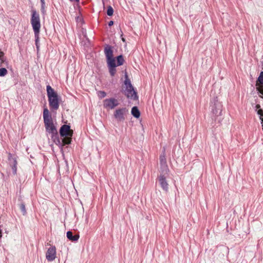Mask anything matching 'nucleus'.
<instances>
[{
    "mask_svg": "<svg viewBox=\"0 0 263 263\" xmlns=\"http://www.w3.org/2000/svg\"><path fill=\"white\" fill-rule=\"evenodd\" d=\"M46 90L50 110L52 111L57 110L60 106L61 97L49 85L47 86Z\"/></svg>",
    "mask_w": 263,
    "mask_h": 263,
    "instance_id": "f03ea898",
    "label": "nucleus"
},
{
    "mask_svg": "<svg viewBox=\"0 0 263 263\" xmlns=\"http://www.w3.org/2000/svg\"><path fill=\"white\" fill-rule=\"evenodd\" d=\"M43 116L46 132L51 135V138L56 145H60L61 140L57 128L53 124L51 115L47 107L44 108Z\"/></svg>",
    "mask_w": 263,
    "mask_h": 263,
    "instance_id": "f257e3e1",
    "label": "nucleus"
},
{
    "mask_svg": "<svg viewBox=\"0 0 263 263\" xmlns=\"http://www.w3.org/2000/svg\"><path fill=\"white\" fill-rule=\"evenodd\" d=\"M76 2H79V0H76Z\"/></svg>",
    "mask_w": 263,
    "mask_h": 263,
    "instance_id": "7c9ffc66",
    "label": "nucleus"
},
{
    "mask_svg": "<svg viewBox=\"0 0 263 263\" xmlns=\"http://www.w3.org/2000/svg\"><path fill=\"white\" fill-rule=\"evenodd\" d=\"M5 60L4 53L0 50V61L1 63H3Z\"/></svg>",
    "mask_w": 263,
    "mask_h": 263,
    "instance_id": "5701e85b",
    "label": "nucleus"
},
{
    "mask_svg": "<svg viewBox=\"0 0 263 263\" xmlns=\"http://www.w3.org/2000/svg\"><path fill=\"white\" fill-rule=\"evenodd\" d=\"M76 2H79V0H76Z\"/></svg>",
    "mask_w": 263,
    "mask_h": 263,
    "instance_id": "2f4dec72",
    "label": "nucleus"
},
{
    "mask_svg": "<svg viewBox=\"0 0 263 263\" xmlns=\"http://www.w3.org/2000/svg\"><path fill=\"white\" fill-rule=\"evenodd\" d=\"M260 119L261 120V123H262V125H263V117H260Z\"/></svg>",
    "mask_w": 263,
    "mask_h": 263,
    "instance_id": "c756f323",
    "label": "nucleus"
},
{
    "mask_svg": "<svg viewBox=\"0 0 263 263\" xmlns=\"http://www.w3.org/2000/svg\"><path fill=\"white\" fill-rule=\"evenodd\" d=\"M258 83H259L260 86L263 87V71L260 73L259 76L258 78L256 84L257 85Z\"/></svg>",
    "mask_w": 263,
    "mask_h": 263,
    "instance_id": "a211bd4d",
    "label": "nucleus"
},
{
    "mask_svg": "<svg viewBox=\"0 0 263 263\" xmlns=\"http://www.w3.org/2000/svg\"><path fill=\"white\" fill-rule=\"evenodd\" d=\"M103 106L107 109L114 108L115 107V98H112L104 100Z\"/></svg>",
    "mask_w": 263,
    "mask_h": 263,
    "instance_id": "ddd939ff",
    "label": "nucleus"
},
{
    "mask_svg": "<svg viewBox=\"0 0 263 263\" xmlns=\"http://www.w3.org/2000/svg\"><path fill=\"white\" fill-rule=\"evenodd\" d=\"M257 114L260 116V118L263 117V110L261 109H259L257 111Z\"/></svg>",
    "mask_w": 263,
    "mask_h": 263,
    "instance_id": "393cba45",
    "label": "nucleus"
},
{
    "mask_svg": "<svg viewBox=\"0 0 263 263\" xmlns=\"http://www.w3.org/2000/svg\"><path fill=\"white\" fill-rule=\"evenodd\" d=\"M211 118L213 120L215 121L218 120V122L220 120L218 119V117L222 115V105L221 103L218 100L217 97L214 98L211 103Z\"/></svg>",
    "mask_w": 263,
    "mask_h": 263,
    "instance_id": "423d86ee",
    "label": "nucleus"
},
{
    "mask_svg": "<svg viewBox=\"0 0 263 263\" xmlns=\"http://www.w3.org/2000/svg\"><path fill=\"white\" fill-rule=\"evenodd\" d=\"M160 164L161 166V172L168 173L169 170L166 164V160L165 155H161L160 156Z\"/></svg>",
    "mask_w": 263,
    "mask_h": 263,
    "instance_id": "f8f14e48",
    "label": "nucleus"
},
{
    "mask_svg": "<svg viewBox=\"0 0 263 263\" xmlns=\"http://www.w3.org/2000/svg\"><path fill=\"white\" fill-rule=\"evenodd\" d=\"M73 133V130L70 129L69 125L64 124L62 125L59 133L60 136L63 138L61 140V144L58 145L63 147L64 145L71 144Z\"/></svg>",
    "mask_w": 263,
    "mask_h": 263,
    "instance_id": "20e7f679",
    "label": "nucleus"
},
{
    "mask_svg": "<svg viewBox=\"0 0 263 263\" xmlns=\"http://www.w3.org/2000/svg\"><path fill=\"white\" fill-rule=\"evenodd\" d=\"M167 173L161 172L159 177L158 181L162 189L165 192L168 190V184L166 181V176L165 175Z\"/></svg>",
    "mask_w": 263,
    "mask_h": 263,
    "instance_id": "6e6552de",
    "label": "nucleus"
},
{
    "mask_svg": "<svg viewBox=\"0 0 263 263\" xmlns=\"http://www.w3.org/2000/svg\"><path fill=\"white\" fill-rule=\"evenodd\" d=\"M40 32L34 33V37H35V44L36 46L37 51L39 50L40 49V37H39Z\"/></svg>",
    "mask_w": 263,
    "mask_h": 263,
    "instance_id": "f3484780",
    "label": "nucleus"
},
{
    "mask_svg": "<svg viewBox=\"0 0 263 263\" xmlns=\"http://www.w3.org/2000/svg\"><path fill=\"white\" fill-rule=\"evenodd\" d=\"M41 5H45V2L44 0H41Z\"/></svg>",
    "mask_w": 263,
    "mask_h": 263,
    "instance_id": "c85d7f7f",
    "label": "nucleus"
},
{
    "mask_svg": "<svg viewBox=\"0 0 263 263\" xmlns=\"http://www.w3.org/2000/svg\"><path fill=\"white\" fill-rule=\"evenodd\" d=\"M255 107L257 109H260V105L259 104H257Z\"/></svg>",
    "mask_w": 263,
    "mask_h": 263,
    "instance_id": "cd10ccee",
    "label": "nucleus"
},
{
    "mask_svg": "<svg viewBox=\"0 0 263 263\" xmlns=\"http://www.w3.org/2000/svg\"><path fill=\"white\" fill-rule=\"evenodd\" d=\"M8 160L12 170V173L13 175L16 174L17 162L16 157H13L11 153H9L8 155Z\"/></svg>",
    "mask_w": 263,
    "mask_h": 263,
    "instance_id": "1a4fd4ad",
    "label": "nucleus"
},
{
    "mask_svg": "<svg viewBox=\"0 0 263 263\" xmlns=\"http://www.w3.org/2000/svg\"><path fill=\"white\" fill-rule=\"evenodd\" d=\"M66 236L69 240L72 241H77L79 238V235H73L72 232L70 231H68L67 232Z\"/></svg>",
    "mask_w": 263,
    "mask_h": 263,
    "instance_id": "4468645a",
    "label": "nucleus"
},
{
    "mask_svg": "<svg viewBox=\"0 0 263 263\" xmlns=\"http://www.w3.org/2000/svg\"><path fill=\"white\" fill-rule=\"evenodd\" d=\"M97 94L100 99H102L106 96V93L104 91H98Z\"/></svg>",
    "mask_w": 263,
    "mask_h": 263,
    "instance_id": "412c9836",
    "label": "nucleus"
},
{
    "mask_svg": "<svg viewBox=\"0 0 263 263\" xmlns=\"http://www.w3.org/2000/svg\"><path fill=\"white\" fill-rule=\"evenodd\" d=\"M121 33H122V32H121ZM121 39H122V41H123V42H125V39L123 37V34H122V33H121Z\"/></svg>",
    "mask_w": 263,
    "mask_h": 263,
    "instance_id": "bb28decb",
    "label": "nucleus"
},
{
    "mask_svg": "<svg viewBox=\"0 0 263 263\" xmlns=\"http://www.w3.org/2000/svg\"><path fill=\"white\" fill-rule=\"evenodd\" d=\"M128 113V110L126 108H123L116 110V120L123 121Z\"/></svg>",
    "mask_w": 263,
    "mask_h": 263,
    "instance_id": "9b49d317",
    "label": "nucleus"
},
{
    "mask_svg": "<svg viewBox=\"0 0 263 263\" xmlns=\"http://www.w3.org/2000/svg\"><path fill=\"white\" fill-rule=\"evenodd\" d=\"M41 11L43 15L45 14V13H46V10H45V5H41Z\"/></svg>",
    "mask_w": 263,
    "mask_h": 263,
    "instance_id": "b1692460",
    "label": "nucleus"
},
{
    "mask_svg": "<svg viewBox=\"0 0 263 263\" xmlns=\"http://www.w3.org/2000/svg\"><path fill=\"white\" fill-rule=\"evenodd\" d=\"M113 47L108 44L104 45V54L106 59L107 65L111 76L115 74V57H113Z\"/></svg>",
    "mask_w": 263,
    "mask_h": 263,
    "instance_id": "7ed1b4c3",
    "label": "nucleus"
},
{
    "mask_svg": "<svg viewBox=\"0 0 263 263\" xmlns=\"http://www.w3.org/2000/svg\"><path fill=\"white\" fill-rule=\"evenodd\" d=\"M46 259L49 261H52L56 257V248L55 246H51L47 250L46 254Z\"/></svg>",
    "mask_w": 263,
    "mask_h": 263,
    "instance_id": "9d476101",
    "label": "nucleus"
},
{
    "mask_svg": "<svg viewBox=\"0 0 263 263\" xmlns=\"http://www.w3.org/2000/svg\"><path fill=\"white\" fill-rule=\"evenodd\" d=\"M7 72V70L5 68H0V77H4Z\"/></svg>",
    "mask_w": 263,
    "mask_h": 263,
    "instance_id": "4be33fe9",
    "label": "nucleus"
},
{
    "mask_svg": "<svg viewBox=\"0 0 263 263\" xmlns=\"http://www.w3.org/2000/svg\"><path fill=\"white\" fill-rule=\"evenodd\" d=\"M30 22L32 27L34 33L40 32L41 22L39 14L36 10L32 9Z\"/></svg>",
    "mask_w": 263,
    "mask_h": 263,
    "instance_id": "0eeeda50",
    "label": "nucleus"
},
{
    "mask_svg": "<svg viewBox=\"0 0 263 263\" xmlns=\"http://www.w3.org/2000/svg\"><path fill=\"white\" fill-rule=\"evenodd\" d=\"M125 60L122 55L116 57V67L123 65Z\"/></svg>",
    "mask_w": 263,
    "mask_h": 263,
    "instance_id": "2eb2a0df",
    "label": "nucleus"
},
{
    "mask_svg": "<svg viewBox=\"0 0 263 263\" xmlns=\"http://www.w3.org/2000/svg\"><path fill=\"white\" fill-rule=\"evenodd\" d=\"M125 86L123 88V91L126 97L130 100L137 101L138 99L137 92L134 89L130 80L128 78L126 72L125 73V80L124 81Z\"/></svg>",
    "mask_w": 263,
    "mask_h": 263,
    "instance_id": "39448f33",
    "label": "nucleus"
},
{
    "mask_svg": "<svg viewBox=\"0 0 263 263\" xmlns=\"http://www.w3.org/2000/svg\"><path fill=\"white\" fill-rule=\"evenodd\" d=\"M114 11V9L112 8V7L110 6H109L107 7L106 13L108 16H110L113 15Z\"/></svg>",
    "mask_w": 263,
    "mask_h": 263,
    "instance_id": "aec40b11",
    "label": "nucleus"
},
{
    "mask_svg": "<svg viewBox=\"0 0 263 263\" xmlns=\"http://www.w3.org/2000/svg\"><path fill=\"white\" fill-rule=\"evenodd\" d=\"M20 210H21L23 215H26L27 213V212H26V210L25 208V204L24 202H21V203L20 205Z\"/></svg>",
    "mask_w": 263,
    "mask_h": 263,
    "instance_id": "6ab92c4d",
    "label": "nucleus"
},
{
    "mask_svg": "<svg viewBox=\"0 0 263 263\" xmlns=\"http://www.w3.org/2000/svg\"><path fill=\"white\" fill-rule=\"evenodd\" d=\"M114 24V22L113 21H110L108 22V26L110 27H111V26H112Z\"/></svg>",
    "mask_w": 263,
    "mask_h": 263,
    "instance_id": "a878e982",
    "label": "nucleus"
},
{
    "mask_svg": "<svg viewBox=\"0 0 263 263\" xmlns=\"http://www.w3.org/2000/svg\"><path fill=\"white\" fill-rule=\"evenodd\" d=\"M132 115L135 118H138L140 116V112L137 106H134L132 108Z\"/></svg>",
    "mask_w": 263,
    "mask_h": 263,
    "instance_id": "dca6fc26",
    "label": "nucleus"
}]
</instances>
